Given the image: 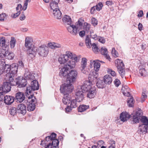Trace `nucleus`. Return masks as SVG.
Here are the masks:
<instances>
[{
	"instance_id": "nucleus-1",
	"label": "nucleus",
	"mask_w": 148,
	"mask_h": 148,
	"mask_svg": "<svg viewBox=\"0 0 148 148\" xmlns=\"http://www.w3.org/2000/svg\"><path fill=\"white\" fill-rule=\"evenodd\" d=\"M79 61V59L77 56L70 51H67L64 54L60 55L58 61L61 64H64L65 66L60 70L59 75L67 78L69 72V69L74 68L76 66V63Z\"/></svg>"
},
{
	"instance_id": "nucleus-2",
	"label": "nucleus",
	"mask_w": 148,
	"mask_h": 148,
	"mask_svg": "<svg viewBox=\"0 0 148 148\" xmlns=\"http://www.w3.org/2000/svg\"><path fill=\"white\" fill-rule=\"evenodd\" d=\"M33 40L32 37L29 36L27 37L25 39V46L29 56L32 58L35 56L37 52L40 56H46L49 52L48 47L46 45H42L36 49L33 43Z\"/></svg>"
},
{
	"instance_id": "nucleus-3",
	"label": "nucleus",
	"mask_w": 148,
	"mask_h": 148,
	"mask_svg": "<svg viewBox=\"0 0 148 148\" xmlns=\"http://www.w3.org/2000/svg\"><path fill=\"white\" fill-rule=\"evenodd\" d=\"M62 21L65 25H68L67 29L68 31L73 35H76L82 28L83 23L80 21L74 25L71 23V19L69 16L65 15L63 17Z\"/></svg>"
},
{
	"instance_id": "nucleus-4",
	"label": "nucleus",
	"mask_w": 148,
	"mask_h": 148,
	"mask_svg": "<svg viewBox=\"0 0 148 148\" xmlns=\"http://www.w3.org/2000/svg\"><path fill=\"white\" fill-rule=\"evenodd\" d=\"M90 68L94 67L95 71H93L90 74L88 77V79L90 81L96 79L98 77V72L100 67V64L98 60H91L90 64Z\"/></svg>"
},
{
	"instance_id": "nucleus-5",
	"label": "nucleus",
	"mask_w": 148,
	"mask_h": 148,
	"mask_svg": "<svg viewBox=\"0 0 148 148\" xmlns=\"http://www.w3.org/2000/svg\"><path fill=\"white\" fill-rule=\"evenodd\" d=\"M89 83L87 81H85L84 84L81 86H79L76 90L75 92V98L76 99L78 100V101H81L84 98V93L88 90V89L90 87L88 86V88L87 87L88 86Z\"/></svg>"
},
{
	"instance_id": "nucleus-6",
	"label": "nucleus",
	"mask_w": 148,
	"mask_h": 148,
	"mask_svg": "<svg viewBox=\"0 0 148 148\" xmlns=\"http://www.w3.org/2000/svg\"><path fill=\"white\" fill-rule=\"evenodd\" d=\"M18 65L16 63H13L11 65L10 72L7 73L6 79L10 82L13 80V77L15 76L17 73Z\"/></svg>"
},
{
	"instance_id": "nucleus-7",
	"label": "nucleus",
	"mask_w": 148,
	"mask_h": 148,
	"mask_svg": "<svg viewBox=\"0 0 148 148\" xmlns=\"http://www.w3.org/2000/svg\"><path fill=\"white\" fill-rule=\"evenodd\" d=\"M39 89V86L38 82L34 79L32 81L31 83V85L27 87L25 92L26 95H30L32 91L37 90Z\"/></svg>"
},
{
	"instance_id": "nucleus-8",
	"label": "nucleus",
	"mask_w": 148,
	"mask_h": 148,
	"mask_svg": "<svg viewBox=\"0 0 148 148\" xmlns=\"http://www.w3.org/2000/svg\"><path fill=\"white\" fill-rule=\"evenodd\" d=\"M67 83L62 85L60 87V89L61 92L63 94H69L72 92L73 88L72 85L73 83L67 81Z\"/></svg>"
},
{
	"instance_id": "nucleus-9",
	"label": "nucleus",
	"mask_w": 148,
	"mask_h": 148,
	"mask_svg": "<svg viewBox=\"0 0 148 148\" xmlns=\"http://www.w3.org/2000/svg\"><path fill=\"white\" fill-rule=\"evenodd\" d=\"M87 81L89 83L88 86H89L90 87L89 88H87L88 90L86 92H88L87 97L92 98L95 96L96 94V88L93 85V83H94V81L92 80V81H90L89 79V81ZM87 87L88 88V86Z\"/></svg>"
},
{
	"instance_id": "nucleus-10",
	"label": "nucleus",
	"mask_w": 148,
	"mask_h": 148,
	"mask_svg": "<svg viewBox=\"0 0 148 148\" xmlns=\"http://www.w3.org/2000/svg\"><path fill=\"white\" fill-rule=\"evenodd\" d=\"M27 97L28 98V101L27 105V109L29 111H32L35 108L36 99L33 95L31 94L30 95H27Z\"/></svg>"
},
{
	"instance_id": "nucleus-11",
	"label": "nucleus",
	"mask_w": 148,
	"mask_h": 148,
	"mask_svg": "<svg viewBox=\"0 0 148 148\" xmlns=\"http://www.w3.org/2000/svg\"><path fill=\"white\" fill-rule=\"evenodd\" d=\"M115 63L119 73L122 77L123 78L124 76L125 73L124 65L122 61L121 60L117 59L115 60Z\"/></svg>"
},
{
	"instance_id": "nucleus-12",
	"label": "nucleus",
	"mask_w": 148,
	"mask_h": 148,
	"mask_svg": "<svg viewBox=\"0 0 148 148\" xmlns=\"http://www.w3.org/2000/svg\"><path fill=\"white\" fill-rule=\"evenodd\" d=\"M78 75V72L75 70H72L69 71L67 78V81L71 83H73L77 78Z\"/></svg>"
},
{
	"instance_id": "nucleus-13",
	"label": "nucleus",
	"mask_w": 148,
	"mask_h": 148,
	"mask_svg": "<svg viewBox=\"0 0 148 148\" xmlns=\"http://www.w3.org/2000/svg\"><path fill=\"white\" fill-rule=\"evenodd\" d=\"M85 43L87 48H90L92 46V50L94 53H97L98 52L99 49L97 45L95 43L91 45L90 38L88 36L86 38Z\"/></svg>"
},
{
	"instance_id": "nucleus-14",
	"label": "nucleus",
	"mask_w": 148,
	"mask_h": 148,
	"mask_svg": "<svg viewBox=\"0 0 148 148\" xmlns=\"http://www.w3.org/2000/svg\"><path fill=\"white\" fill-rule=\"evenodd\" d=\"M133 115V121L135 123H138L142 118L143 115L142 111L140 109L136 110L135 112L132 114Z\"/></svg>"
},
{
	"instance_id": "nucleus-15",
	"label": "nucleus",
	"mask_w": 148,
	"mask_h": 148,
	"mask_svg": "<svg viewBox=\"0 0 148 148\" xmlns=\"http://www.w3.org/2000/svg\"><path fill=\"white\" fill-rule=\"evenodd\" d=\"M27 82L26 79L22 77H18L16 79V83H12V85H18V87L19 88L25 87L27 84Z\"/></svg>"
},
{
	"instance_id": "nucleus-16",
	"label": "nucleus",
	"mask_w": 148,
	"mask_h": 148,
	"mask_svg": "<svg viewBox=\"0 0 148 148\" xmlns=\"http://www.w3.org/2000/svg\"><path fill=\"white\" fill-rule=\"evenodd\" d=\"M7 81H8L6 82H4L3 86H2L1 89H2V92L4 93H7L9 92L11 89L10 84H12V83H13V81L12 82H10L8 80H7L5 78Z\"/></svg>"
},
{
	"instance_id": "nucleus-17",
	"label": "nucleus",
	"mask_w": 148,
	"mask_h": 148,
	"mask_svg": "<svg viewBox=\"0 0 148 148\" xmlns=\"http://www.w3.org/2000/svg\"><path fill=\"white\" fill-rule=\"evenodd\" d=\"M87 60L85 58H83L81 59L80 66L79 67V69L81 72L84 73H86L85 69L87 65Z\"/></svg>"
},
{
	"instance_id": "nucleus-18",
	"label": "nucleus",
	"mask_w": 148,
	"mask_h": 148,
	"mask_svg": "<svg viewBox=\"0 0 148 148\" xmlns=\"http://www.w3.org/2000/svg\"><path fill=\"white\" fill-rule=\"evenodd\" d=\"M56 136V134L54 133H52L50 136H48L46 137L45 140L43 141H42L40 145H42L43 146H45V144H47V142L50 141V140H52L53 139H55Z\"/></svg>"
},
{
	"instance_id": "nucleus-19",
	"label": "nucleus",
	"mask_w": 148,
	"mask_h": 148,
	"mask_svg": "<svg viewBox=\"0 0 148 148\" xmlns=\"http://www.w3.org/2000/svg\"><path fill=\"white\" fill-rule=\"evenodd\" d=\"M17 109L18 112L21 114H24L26 113V106L24 104H19L17 106Z\"/></svg>"
},
{
	"instance_id": "nucleus-20",
	"label": "nucleus",
	"mask_w": 148,
	"mask_h": 148,
	"mask_svg": "<svg viewBox=\"0 0 148 148\" xmlns=\"http://www.w3.org/2000/svg\"><path fill=\"white\" fill-rule=\"evenodd\" d=\"M59 1L58 0L56 1H51L49 5V8L50 11L59 9L58 3Z\"/></svg>"
},
{
	"instance_id": "nucleus-21",
	"label": "nucleus",
	"mask_w": 148,
	"mask_h": 148,
	"mask_svg": "<svg viewBox=\"0 0 148 148\" xmlns=\"http://www.w3.org/2000/svg\"><path fill=\"white\" fill-rule=\"evenodd\" d=\"M25 99V96L24 94L21 92L17 93L16 95L15 100L17 102H22Z\"/></svg>"
},
{
	"instance_id": "nucleus-22",
	"label": "nucleus",
	"mask_w": 148,
	"mask_h": 148,
	"mask_svg": "<svg viewBox=\"0 0 148 148\" xmlns=\"http://www.w3.org/2000/svg\"><path fill=\"white\" fill-rule=\"evenodd\" d=\"M54 18L57 19H60L62 18V13L59 9L51 11Z\"/></svg>"
},
{
	"instance_id": "nucleus-23",
	"label": "nucleus",
	"mask_w": 148,
	"mask_h": 148,
	"mask_svg": "<svg viewBox=\"0 0 148 148\" xmlns=\"http://www.w3.org/2000/svg\"><path fill=\"white\" fill-rule=\"evenodd\" d=\"M64 97L62 99L63 103L65 104L68 105H70L71 103V95L69 94H64Z\"/></svg>"
},
{
	"instance_id": "nucleus-24",
	"label": "nucleus",
	"mask_w": 148,
	"mask_h": 148,
	"mask_svg": "<svg viewBox=\"0 0 148 148\" xmlns=\"http://www.w3.org/2000/svg\"><path fill=\"white\" fill-rule=\"evenodd\" d=\"M47 47H48V49L49 48L54 50L57 48H61V45L55 42H50L47 44Z\"/></svg>"
},
{
	"instance_id": "nucleus-25",
	"label": "nucleus",
	"mask_w": 148,
	"mask_h": 148,
	"mask_svg": "<svg viewBox=\"0 0 148 148\" xmlns=\"http://www.w3.org/2000/svg\"><path fill=\"white\" fill-rule=\"evenodd\" d=\"M5 103L7 105H10L14 101V98L12 96L6 95L4 97Z\"/></svg>"
},
{
	"instance_id": "nucleus-26",
	"label": "nucleus",
	"mask_w": 148,
	"mask_h": 148,
	"mask_svg": "<svg viewBox=\"0 0 148 148\" xmlns=\"http://www.w3.org/2000/svg\"><path fill=\"white\" fill-rule=\"evenodd\" d=\"M130 115L126 112H123L120 114V119L123 122L127 120L130 118Z\"/></svg>"
},
{
	"instance_id": "nucleus-27",
	"label": "nucleus",
	"mask_w": 148,
	"mask_h": 148,
	"mask_svg": "<svg viewBox=\"0 0 148 148\" xmlns=\"http://www.w3.org/2000/svg\"><path fill=\"white\" fill-rule=\"evenodd\" d=\"M97 79V78L96 79L94 80V83H93V84H94L95 82H96V81H97L96 85L97 87L99 88H103L105 86V83L104 81L101 79L99 78Z\"/></svg>"
},
{
	"instance_id": "nucleus-28",
	"label": "nucleus",
	"mask_w": 148,
	"mask_h": 148,
	"mask_svg": "<svg viewBox=\"0 0 148 148\" xmlns=\"http://www.w3.org/2000/svg\"><path fill=\"white\" fill-rule=\"evenodd\" d=\"M34 75V74H32L29 71H26L24 74V78L28 80L32 81L35 79V77Z\"/></svg>"
},
{
	"instance_id": "nucleus-29",
	"label": "nucleus",
	"mask_w": 148,
	"mask_h": 148,
	"mask_svg": "<svg viewBox=\"0 0 148 148\" xmlns=\"http://www.w3.org/2000/svg\"><path fill=\"white\" fill-rule=\"evenodd\" d=\"M100 51L101 53L104 55L107 59L110 61L111 58L108 54V51L106 48L104 47H102Z\"/></svg>"
},
{
	"instance_id": "nucleus-30",
	"label": "nucleus",
	"mask_w": 148,
	"mask_h": 148,
	"mask_svg": "<svg viewBox=\"0 0 148 148\" xmlns=\"http://www.w3.org/2000/svg\"><path fill=\"white\" fill-rule=\"evenodd\" d=\"M122 92L123 94L126 96L128 97L130 95V88L127 86H125L122 87Z\"/></svg>"
},
{
	"instance_id": "nucleus-31",
	"label": "nucleus",
	"mask_w": 148,
	"mask_h": 148,
	"mask_svg": "<svg viewBox=\"0 0 148 148\" xmlns=\"http://www.w3.org/2000/svg\"><path fill=\"white\" fill-rule=\"evenodd\" d=\"M103 81L105 84H110L112 81V77L108 75H106L103 77Z\"/></svg>"
},
{
	"instance_id": "nucleus-32",
	"label": "nucleus",
	"mask_w": 148,
	"mask_h": 148,
	"mask_svg": "<svg viewBox=\"0 0 148 148\" xmlns=\"http://www.w3.org/2000/svg\"><path fill=\"white\" fill-rule=\"evenodd\" d=\"M80 101H78L77 99H73L71 100L70 106L71 108H75L77 107Z\"/></svg>"
},
{
	"instance_id": "nucleus-33",
	"label": "nucleus",
	"mask_w": 148,
	"mask_h": 148,
	"mask_svg": "<svg viewBox=\"0 0 148 148\" xmlns=\"http://www.w3.org/2000/svg\"><path fill=\"white\" fill-rule=\"evenodd\" d=\"M147 129H148V126L143 124L140 125L139 128L140 133L145 134L146 133Z\"/></svg>"
},
{
	"instance_id": "nucleus-34",
	"label": "nucleus",
	"mask_w": 148,
	"mask_h": 148,
	"mask_svg": "<svg viewBox=\"0 0 148 148\" xmlns=\"http://www.w3.org/2000/svg\"><path fill=\"white\" fill-rule=\"evenodd\" d=\"M103 5L101 3H99L96 6L92 8L91 10V12H93L96 9L97 10L99 11L102 8Z\"/></svg>"
},
{
	"instance_id": "nucleus-35",
	"label": "nucleus",
	"mask_w": 148,
	"mask_h": 148,
	"mask_svg": "<svg viewBox=\"0 0 148 148\" xmlns=\"http://www.w3.org/2000/svg\"><path fill=\"white\" fill-rule=\"evenodd\" d=\"M3 56H4L6 57L9 60L12 59L14 56V55L13 53L11 52L8 53V52H6Z\"/></svg>"
},
{
	"instance_id": "nucleus-36",
	"label": "nucleus",
	"mask_w": 148,
	"mask_h": 148,
	"mask_svg": "<svg viewBox=\"0 0 148 148\" xmlns=\"http://www.w3.org/2000/svg\"><path fill=\"white\" fill-rule=\"evenodd\" d=\"M89 108V106L84 105H80L78 108V111L79 112H84Z\"/></svg>"
},
{
	"instance_id": "nucleus-37",
	"label": "nucleus",
	"mask_w": 148,
	"mask_h": 148,
	"mask_svg": "<svg viewBox=\"0 0 148 148\" xmlns=\"http://www.w3.org/2000/svg\"><path fill=\"white\" fill-rule=\"evenodd\" d=\"M140 120L143 124L148 126V118L143 116Z\"/></svg>"
},
{
	"instance_id": "nucleus-38",
	"label": "nucleus",
	"mask_w": 148,
	"mask_h": 148,
	"mask_svg": "<svg viewBox=\"0 0 148 148\" xmlns=\"http://www.w3.org/2000/svg\"><path fill=\"white\" fill-rule=\"evenodd\" d=\"M84 30L88 33L90 29V25L87 23H84L83 26Z\"/></svg>"
},
{
	"instance_id": "nucleus-39",
	"label": "nucleus",
	"mask_w": 148,
	"mask_h": 148,
	"mask_svg": "<svg viewBox=\"0 0 148 148\" xmlns=\"http://www.w3.org/2000/svg\"><path fill=\"white\" fill-rule=\"evenodd\" d=\"M52 144L51 143L52 147L53 148H56L58 145L59 143V141L58 140L56 139L52 140Z\"/></svg>"
},
{
	"instance_id": "nucleus-40",
	"label": "nucleus",
	"mask_w": 148,
	"mask_h": 148,
	"mask_svg": "<svg viewBox=\"0 0 148 148\" xmlns=\"http://www.w3.org/2000/svg\"><path fill=\"white\" fill-rule=\"evenodd\" d=\"M17 111L16 108L12 107L10 109L9 112L11 115L14 116L16 114Z\"/></svg>"
},
{
	"instance_id": "nucleus-41",
	"label": "nucleus",
	"mask_w": 148,
	"mask_h": 148,
	"mask_svg": "<svg viewBox=\"0 0 148 148\" xmlns=\"http://www.w3.org/2000/svg\"><path fill=\"white\" fill-rule=\"evenodd\" d=\"M16 40L15 38L13 37H11L10 45L12 48H13L14 47L16 44Z\"/></svg>"
},
{
	"instance_id": "nucleus-42",
	"label": "nucleus",
	"mask_w": 148,
	"mask_h": 148,
	"mask_svg": "<svg viewBox=\"0 0 148 148\" xmlns=\"http://www.w3.org/2000/svg\"><path fill=\"white\" fill-rule=\"evenodd\" d=\"M3 60H0V73H1L4 72V65L5 62Z\"/></svg>"
},
{
	"instance_id": "nucleus-43",
	"label": "nucleus",
	"mask_w": 148,
	"mask_h": 148,
	"mask_svg": "<svg viewBox=\"0 0 148 148\" xmlns=\"http://www.w3.org/2000/svg\"><path fill=\"white\" fill-rule=\"evenodd\" d=\"M11 71V65L8 64H5L4 67V72L7 73L10 72Z\"/></svg>"
},
{
	"instance_id": "nucleus-44",
	"label": "nucleus",
	"mask_w": 148,
	"mask_h": 148,
	"mask_svg": "<svg viewBox=\"0 0 148 148\" xmlns=\"http://www.w3.org/2000/svg\"><path fill=\"white\" fill-rule=\"evenodd\" d=\"M90 35L91 37L95 40H98L99 37H98L97 35L94 33L93 31H90Z\"/></svg>"
},
{
	"instance_id": "nucleus-45",
	"label": "nucleus",
	"mask_w": 148,
	"mask_h": 148,
	"mask_svg": "<svg viewBox=\"0 0 148 148\" xmlns=\"http://www.w3.org/2000/svg\"><path fill=\"white\" fill-rule=\"evenodd\" d=\"M111 53L113 56L115 58H116L118 56L119 54L114 48H113L112 49Z\"/></svg>"
},
{
	"instance_id": "nucleus-46",
	"label": "nucleus",
	"mask_w": 148,
	"mask_h": 148,
	"mask_svg": "<svg viewBox=\"0 0 148 148\" xmlns=\"http://www.w3.org/2000/svg\"><path fill=\"white\" fill-rule=\"evenodd\" d=\"M128 105L130 107H132L133 104V99L132 97L128 98L127 101Z\"/></svg>"
},
{
	"instance_id": "nucleus-47",
	"label": "nucleus",
	"mask_w": 148,
	"mask_h": 148,
	"mask_svg": "<svg viewBox=\"0 0 148 148\" xmlns=\"http://www.w3.org/2000/svg\"><path fill=\"white\" fill-rule=\"evenodd\" d=\"M147 98V95L146 92H143L142 93L141 100L142 102H144Z\"/></svg>"
},
{
	"instance_id": "nucleus-48",
	"label": "nucleus",
	"mask_w": 148,
	"mask_h": 148,
	"mask_svg": "<svg viewBox=\"0 0 148 148\" xmlns=\"http://www.w3.org/2000/svg\"><path fill=\"white\" fill-rule=\"evenodd\" d=\"M107 72L108 73L110 74L113 77L115 76L116 75L115 72L111 69H108L107 70Z\"/></svg>"
},
{
	"instance_id": "nucleus-49",
	"label": "nucleus",
	"mask_w": 148,
	"mask_h": 148,
	"mask_svg": "<svg viewBox=\"0 0 148 148\" xmlns=\"http://www.w3.org/2000/svg\"><path fill=\"white\" fill-rule=\"evenodd\" d=\"M146 71L144 68H142L140 69L139 73L141 76H145L146 74Z\"/></svg>"
},
{
	"instance_id": "nucleus-50",
	"label": "nucleus",
	"mask_w": 148,
	"mask_h": 148,
	"mask_svg": "<svg viewBox=\"0 0 148 148\" xmlns=\"http://www.w3.org/2000/svg\"><path fill=\"white\" fill-rule=\"evenodd\" d=\"M92 24L94 26H95L98 24V21L97 20L94 18H92L91 19Z\"/></svg>"
},
{
	"instance_id": "nucleus-51",
	"label": "nucleus",
	"mask_w": 148,
	"mask_h": 148,
	"mask_svg": "<svg viewBox=\"0 0 148 148\" xmlns=\"http://www.w3.org/2000/svg\"><path fill=\"white\" fill-rule=\"evenodd\" d=\"M5 40L4 38H2L0 39V45L1 47L4 46L5 44Z\"/></svg>"
},
{
	"instance_id": "nucleus-52",
	"label": "nucleus",
	"mask_w": 148,
	"mask_h": 148,
	"mask_svg": "<svg viewBox=\"0 0 148 148\" xmlns=\"http://www.w3.org/2000/svg\"><path fill=\"white\" fill-rule=\"evenodd\" d=\"M114 82L115 86L116 87H118L121 84L119 80L117 79H115Z\"/></svg>"
},
{
	"instance_id": "nucleus-53",
	"label": "nucleus",
	"mask_w": 148,
	"mask_h": 148,
	"mask_svg": "<svg viewBox=\"0 0 148 148\" xmlns=\"http://www.w3.org/2000/svg\"><path fill=\"white\" fill-rule=\"evenodd\" d=\"M6 17V15L5 13H3L0 14V20L3 21L4 19Z\"/></svg>"
},
{
	"instance_id": "nucleus-54",
	"label": "nucleus",
	"mask_w": 148,
	"mask_h": 148,
	"mask_svg": "<svg viewBox=\"0 0 148 148\" xmlns=\"http://www.w3.org/2000/svg\"><path fill=\"white\" fill-rule=\"evenodd\" d=\"M86 33V32L83 30L79 31V34L80 36L82 37L85 35Z\"/></svg>"
},
{
	"instance_id": "nucleus-55",
	"label": "nucleus",
	"mask_w": 148,
	"mask_h": 148,
	"mask_svg": "<svg viewBox=\"0 0 148 148\" xmlns=\"http://www.w3.org/2000/svg\"><path fill=\"white\" fill-rule=\"evenodd\" d=\"M111 145L109 146L108 148H115V143L114 141L113 140L111 141Z\"/></svg>"
},
{
	"instance_id": "nucleus-56",
	"label": "nucleus",
	"mask_w": 148,
	"mask_h": 148,
	"mask_svg": "<svg viewBox=\"0 0 148 148\" xmlns=\"http://www.w3.org/2000/svg\"><path fill=\"white\" fill-rule=\"evenodd\" d=\"M98 40L100 42L102 43H104L105 42V39L102 37H99Z\"/></svg>"
},
{
	"instance_id": "nucleus-57",
	"label": "nucleus",
	"mask_w": 148,
	"mask_h": 148,
	"mask_svg": "<svg viewBox=\"0 0 148 148\" xmlns=\"http://www.w3.org/2000/svg\"><path fill=\"white\" fill-rule=\"evenodd\" d=\"M22 7V6L21 4H18L17 7L16 8L17 11L20 12L21 10Z\"/></svg>"
},
{
	"instance_id": "nucleus-58",
	"label": "nucleus",
	"mask_w": 148,
	"mask_h": 148,
	"mask_svg": "<svg viewBox=\"0 0 148 148\" xmlns=\"http://www.w3.org/2000/svg\"><path fill=\"white\" fill-rule=\"evenodd\" d=\"M71 107L69 105H68L67 106V107L66 108H65V112L66 113H68L70 112L71 110Z\"/></svg>"
},
{
	"instance_id": "nucleus-59",
	"label": "nucleus",
	"mask_w": 148,
	"mask_h": 148,
	"mask_svg": "<svg viewBox=\"0 0 148 148\" xmlns=\"http://www.w3.org/2000/svg\"><path fill=\"white\" fill-rule=\"evenodd\" d=\"M20 13L21 12H17V13L12 14L11 16L12 18H15L17 17L20 14Z\"/></svg>"
},
{
	"instance_id": "nucleus-60",
	"label": "nucleus",
	"mask_w": 148,
	"mask_h": 148,
	"mask_svg": "<svg viewBox=\"0 0 148 148\" xmlns=\"http://www.w3.org/2000/svg\"><path fill=\"white\" fill-rule=\"evenodd\" d=\"M144 15L143 12L142 10H140L138 13L137 16L138 17H142Z\"/></svg>"
},
{
	"instance_id": "nucleus-61",
	"label": "nucleus",
	"mask_w": 148,
	"mask_h": 148,
	"mask_svg": "<svg viewBox=\"0 0 148 148\" xmlns=\"http://www.w3.org/2000/svg\"><path fill=\"white\" fill-rule=\"evenodd\" d=\"M28 5V3L27 2H25V3L24 4L23 6V10H25L27 7V6Z\"/></svg>"
},
{
	"instance_id": "nucleus-62",
	"label": "nucleus",
	"mask_w": 148,
	"mask_h": 148,
	"mask_svg": "<svg viewBox=\"0 0 148 148\" xmlns=\"http://www.w3.org/2000/svg\"><path fill=\"white\" fill-rule=\"evenodd\" d=\"M4 93L3 92L1 93L0 92V101H1L4 98V96L3 94Z\"/></svg>"
},
{
	"instance_id": "nucleus-63",
	"label": "nucleus",
	"mask_w": 148,
	"mask_h": 148,
	"mask_svg": "<svg viewBox=\"0 0 148 148\" xmlns=\"http://www.w3.org/2000/svg\"><path fill=\"white\" fill-rule=\"evenodd\" d=\"M106 4L108 6L111 5L113 4L112 1H108L106 2Z\"/></svg>"
},
{
	"instance_id": "nucleus-64",
	"label": "nucleus",
	"mask_w": 148,
	"mask_h": 148,
	"mask_svg": "<svg viewBox=\"0 0 148 148\" xmlns=\"http://www.w3.org/2000/svg\"><path fill=\"white\" fill-rule=\"evenodd\" d=\"M25 18V16L24 14H21L20 17V19L21 21L24 20Z\"/></svg>"
}]
</instances>
